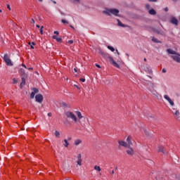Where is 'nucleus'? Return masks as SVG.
<instances>
[{
	"instance_id": "8",
	"label": "nucleus",
	"mask_w": 180,
	"mask_h": 180,
	"mask_svg": "<svg viewBox=\"0 0 180 180\" xmlns=\"http://www.w3.org/2000/svg\"><path fill=\"white\" fill-rule=\"evenodd\" d=\"M77 165H79V167H81V165H82V155H81V153H79L77 155Z\"/></svg>"
},
{
	"instance_id": "45",
	"label": "nucleus",
	"mask_w": 180,
	"mask_h": 180,
	"mask_svg": "<svg viewBox=\"0 0 180 180\" xmlns=\"http://www.w3.org/2000/svg\"><path fill=\"white\" fill-rule=\"evenodd\" d=\"M54 34H58V31H54Z\"/></svg>"
},
{
	"instance_id": "58",
	"label": "nucleus",
	"mask_w": 180,
	"mask_h": 180,
	"mask_svg": "<svg viewBox=\"0 0 180 180\" xmlns=\"http://www.w3.org/2000/svg\"><path fill=\"white\" fill-rule=\"evenodd\" d=\"M174 2L176 1V0H173Z\"/></svg>"
},
{
	"instance_id": "41",
	"label": "nucleus",
	"mask_w": 180,
	"mask_h": 180,
	"mask_svg": "<svg viewBox=\"0 0 180 180\" xmlns=\"http://www.w3.org/2000/svg\"><path fill=\"white\" fill-rule=\"evenodd\" d=\"M16 82H18V80H16L15 79H13V84H16Z\"/></svg>"
},
{
	"instance_id": "53",
	"label": "nucleus",
	"mask_w": 180,
	"mask_h": 180,
	"mask_svg": "<svg viewBox=\"0 0 180 180\" xmlns=\"http://www.w3.org/2000/svg\"><path fill=\"white\" fill-rule=\"evenodd\" d=\"M143 60H144V61H147V58H146Z\"/></svg>"
},
{
	"instance_id": "3",
	"label": "nucleus",
	"mask_w": 180,
	"mask_h": 180,
	"mask_svg": "<svg viewBox=\"0 0 180 180\" xmlns=\"http://www.w3.org/2000/svg\"><path fill=\"white\" fill-rule=\"evenodd\" d=\"M146 84H147L148 91H150V92H151V94L155 96V98H158L160 94H158L157 91H155V84H154L151 82H147Z\"/></svg>"
},
{
	"instance_id": "48",
	"label": "nucleus",
	"mask_w": 180,
	"mask_h": 180,
	"mask_svg": "<svg viewBox=\"0 0 180 180\" xmlns=\"http://www.w3.org/2000/svg\"><path fill=\"white\" fill-rule=\"evenodd\" d=\"M71 139H72L71 136H69V137L68 138V140H69V141H70Z\"/></svg>"
},
{
	"instance_id": "6",
	"label": "nucleus",
	"mask_w": 180,
	"mask_h": 180,
	"mask_svg": "<svg viewBox=\"0 0 180 180\" xmlns=\"http://www.w3.org/2000/svg\"><path fill=\"white\" fill-rule=\"evenodd\" d=\"M164 98H165V99H166V101H167V102L169 103L170 106H174L175 103H174V101H172V99H171V98L169 96H168V95H165Z\"/></svg>"
},
{
	"instance_id": "16",
	"label": "nucleus",
	"mask_w": 180,
	"mask_h": 180,
	"mask_svg": "<svg viewBox=\"0 0 180 180\" xmlns=\"http://www.w3.org/2000/svg\"><path fill=\"white\" fill-rule=\"evenodd\" d=\"M52 39H53V40H56V41H58V43H61V41H63V39H61V37H58L56 35H53L52 37Z\"/></svg>"
},
{
	"instance_id": "51",
	"label": "nucleus",
	"mask_w": 180,
	"mask_h": 180,
	"mask_svg": "<svg viewBox=\"0 0 180 180\" xmlns=\"http://www.w3.org/2000/svg\"><path fill=\"white\" fill-rule=\"evenodd\" d=\"M28 70H33V68H28Z\"/></svg>"
},
{
	"instance_id": "32",
	"label": "nucleus",
	"mask_w": 180,
	"mask_h": 180,
	"mask_svg": "<svg viewBox=\"0 0 180 180\" xmlns=\"http://www.w3.org/2000/svg\"><path fill=\"white\" fill-rule=\"evenodd\" d=\"M43 27H44L43 26L41 27L40 30H39L41 34H43Z\"/></svg>"
},
{
	"instance_id": "21",
	"label": "nucleus",
	"mask_w": 180,
	"mask_h": 180,
	"mask_svg": "<svg viewBox=\"0 0 180 180\" xmlns=\"http://www.w3.org/2000/svg\"><path fill=\"white\" fill-rule=\"evenodd\" d=\"M25 84H26V79H25V77H22V82L20 84V86H23Z\"/></svg>"
},
{
	"instance_id": "30",
	"label": "nucleus",
	"mask_w": 180,
	"mask_h": 180,
	"mask_svg": "<svg viewBox=\"0 0 180 180\" xmlns=\"http://www.w3.org/2000/svg\"><path fill=\"white\" fill-rule=\"evenodd\" d=\"M144 70L146 72H151V69H150L149 68H146Z\"/></svg>"
},
{
	"instance_id": "39",
	"label": "nucleus",
	"mask_w": 180,
	"mask_h": 180,
	"mask_svg": "<svg viewBox=\"0 0 180 180\" xmlns=\"http://www.w3.org/2000/svg\"><path fill=\"white\" fill-rule=\"evenodd\" d=\"M96 67H97V68H101V65L96 64Z\"/></svg>"
},
{
	"instance_id": "5",
	"label": "nucleus",
	"mask_w": 180,
	"mask_h": 180,
	"mask_svg": "<svg viewBox=\"0 0 180 180\" xmlns=\"http://www.w3.org/2000/svg\"><path fill=\"white\" fill-rule=\"evenodd\" d=\"M4 60L5 63L10 66L13 65V63H12V60L9 58V56H8V54H5L4 56Z\"/></svg>"
},
{
	"instance_id": "59",
	"label": "nucleus",
	"mask_w": 180,
	"mask_h": 180,
	"mask_svg": "<svg viewBox=\"0 0 180 180\" xmlns=\"http://www.w3.org/2000/svg\"><path fill=\"white\" fill-rule=\"evenodd\" d=\"M115 169H117V167H115Z\"/></svg>"
},
{
	"instance_id": "23",
	"label": "nucleus",
	"mask_w": 180,
	"mask_h": 180,
	"mask_svg": "<svg viewBox=\"0 0 180 180\" xmlns=\"http://www.w3.org/2000/svg\"><path fill=\"white\" fill-rule=\"evenodd\" d=\"M28 44L30 45V49H34V46H36V44L34 42H29Z\"/></svg>"
},
{
	"instance_id": "29",
	"label": "nucleus",
	"mask_w": 180,
	"mask_h": 180,
	"mask_svg": "<svg viewBox=\"0 0 180 180\" xmlns=\"http://www.w3.org/2000/svg\"><path fill=\"white\" fill-rule=\"evenodd\" d=\"M62 23H64L65 25H68V21H67L66 20L62 19L61 20Z\"/></svg>"
},
{
	"instance_id": "38",
	"label": "nucleus",
	"mask_w": 180,
	"mask_h": 180,
	"mask_svg": "<svg viewBox=\"0 0 180 180\" xmlns=\"http://www.w3.org/2000/svg\"><path fill=\"white\" fill-rule=\"evenodd\" d=\"M7 8L9 9V11H11V5L7 4Z\"/></svg>"
},
{
	"instance_id": "34",
	"label": "nucleus",
	"mask_w": 180,
	"mask_h": 180,
	"mask_svg": "<svg viewBox=\"0 0 180 180\" xmlns=\"http://www.w3.org/2000/svg\"><path fill=\"white\" fill-rule=\"evenodd\" d=\"M31 23H32V25H34L35 23L34 20L33 18H32L31 20Z\"/></svg>"
},
{
	"instance_id": "47",
	"label": "nucleus",
	"mask_w": 180,
	"mask_h": 180,
	"mask_svg": "<svg viewBox=\"0 0 180 180\" xmlns=\"http://www.w3.org/2000/svg\"><path fill=\"white\" fill-rule=\"evenodd\" d=\"M113 174H115V170H112L111 172V175H113Z\"/></svg>"
},
{
	"instance_id": "43",
	"label": "nucleus",
	"mask_w": 180,
	"mask_h": 180,
	"mask_svg": "<svg viewBox=\"0 0 180 180\" xmlns=\"http://www.w3.org/2000/svg\"><path fill=\"white\" fill-rule=\"evenodd\" d=\"M74 86H75L76 88H77V89H80V88H79L78 86H77V84H75Z\"/></svg>"
},
{
	"instance_id": "42",
	"label": "nucleus",
	"mask_w": 180,
	"mask_h": 180,
	"mask_svg": "<svg viewBox=\"0 0 180 180\" xmlns=\"http://www.w3.org/2000/svg\"><path fill=\"white\" fill-rule=\"evenodd\" d=\"M146 6L147 9H149V8H150L149 4H146Z\"/></svg>"
},
{
	"instance_id": "33",
	"label": "nucleus",
	"mask_w": 180,
	"mask_h": 180,
	"mask_svg": "<svg viewBox=\"0 0 180 180\" xmlns=\"http://www.w3.org/2000/svg\"><path fill=\"white\" fill-rule=\"evenodd\" d=\"M68 43H69V44H72V43H74V41H72V40H69V41H68Z\"/></svg>"
},
{
	"instance_id": "17",
	"label": "nucleus",
	"mask_w": 180,
	"mask_h": 180,
	"mask_svg": "<svg viewBox=\"0 0 180 180\" xmlns=\"http://www.w3.org/2000/svg\"><path fill=\"white\" fill-rule=\"evenodd\" d=\"M81 143H82V140H81V139H76L75 141L74 144H75V146H79V144H81Z\"/></svg>"
},
{
	"instance_id": "35",
	"label": "nucleus",
	"mask_w": 180,
	"mask_h": 180,
	"mask_svg": "<svg viewBox=\"0 0 180 180\" xmlns=\"http://www.w3.org/2000/svg\"><path fill=\"white\" fill-rule=\"evenodd\" d=\"M158 0H148L149 2H157Z\"/></svg>"
},
{
	"instance_id": "4",
	"label": "nucleus",
	"mask_w": 180,
	"mask_h": 180,
	"mask_svg": "<svg viewBox=\"0 0 180 180\" xmlns=\"http://www.w3.org/2000/svg\"><path fill=\"white\" fill-rule=\"evenodd\" d=\"M103 13L108 15V16H110L111 15H114V16H119V10L116 8H106L103 11Z\"/></svg>"
},
{
	"instance_id": "2",
	"label": "nucleus",
	"mask_w": 180,
	"mask_h": 180,
	"mask_svg": "<svg viewBox=\"0 0 180 180\" xmlns=\"http://www.w3.org/2000/svg\"><path fill=\"white\" fill-rule=\"evenodd\" d=\"M167 53H168V54H172L170 56L171 58H172V60H174V61H176V63H180V53L171 49H167Z\"/></svg>"
},
{
	"instance_id": "19",
	"label": "nucleus",
	"mask_w": 180,
	"mask_h": 180,
	"mask_svg": "<svg viewBox=\"0 0 180 180\" xmlns=\"http://www.w3.org/2000/svg\"><path fill=\"white\" fill-rule=\"evenodd\" d=\"M158 151L159 153H163V154H164L165 153V152H164V146L158 147Z\"/></svg>"
},
{
	"instance_id": "40",
	"label": "nucleus",
	"mask_w": 180,
	"mask_h": 180,
	"mask_svg": "<svg viewBox=\"0 0 180 180\" xmlns=\"http://www.w3.org/2000/svg\"><path fill=\"white\" fill-rule=\"evenodd\" d=\"M48 116H49V117H51V116H52L51 112H49V113H48Z\"/></svg>"
},
{
	"instance_id": "20",
	"label": "nucleus",
	"mask_w": 180,
	"mask_h": 180,
	"mask_svg": "<svg viewBox=\"0 0 180 180\" xmlns=\"http://www.w3.org/2000/svg\"><path fill=\"white\" fill-rule=\"evenodd\" d=\"M149 13H150V15H157V11H155V10H154V9H150V10H149Z\"/></svg>"
},
{
	"instance_id": "54",
	"label": "nucleus",
	"mask_w": 180,
	"mask_h": 180,
	"mask_svg": "<svg viewBox=\"0 0 180 180\" xmlns=\"http://www.w3.org/2000/svg\"><path fill=\"white\" fill-rule=\"evenodd\" d=\"M39 2H43V0H39Z\"/></svg>"
},
{
	"instance_id": "37",
	"label": "nucleus",
	"mask_w": 180,
	"mask_h": 180,
	"mask_svg": "<svg viewBox=\"0 0 180 180\" xmlns=\"http://www.w3.org/2000/svg\"><path fill=\"white\" fill-rule=\"evenodd\" d=\"M80 81H81L82 82H85V79L81 78V79H80Z\"/></svg>"
},
{
	"instance_id": "27",
	"label": "nucleus",
	"mask_w": 180,
	"mask_h": 180,
	"mask_svg": "<svg viewBox=\"0 0 180 180\" xmlns=\"http://www.w3.org/2000/svg\"><path fill=\"white\" fill-rule=\"evenodd\" d=\"M55 136L56 137L60 138V132H58V131H56Z\"/></svg>"
},
{
	"instance_id": "44",
	"label": "nucleus",
	"mask_w": 180,
	"mask_h": 180,
	"mask_svg": "<svg viewBox=\"0 0 180 180\" xmlns=\"http://www.w3.org/2000/svg\"><path fill=\"white\" fill-rule=\"evenodd\" d=\"M165 12H168V7H166V8H165Z\"/></svg>"
},
{
	"instance_id": "18",
	"label": "nucleus",
	"mask_w": 180,
	"mask_h": 180,
	"mask_svg": "<svg viewBox=\"0 0 180 180\" xmlns=\"http://www.w3.org/2000/svg\"><path fill=\"white\" fill-rule=\"evenodd\" d=\"M117 25L118 26H120V27H127V25H125L124 24H122L120 20H117Z\"/></svg>"
},
{
	"instance_id": "15",
	"label": "nucleus",
	"mask_w": 180,
	"mask_h": 180,
	"mask_svg": "<svg viewBox=\"0 0 180 180\" xmlns=\"http://www.w3.org/2000/svg\"><path fill=\"white\" fill-rule=\"evenodd\" d=\"M118 143L122 146V147H126V148H127V147H129V145H127V143L126 142H124V141H119Z\"/></svg>"
},
{
	"instance_id": "57",
	"label": "nucleus",
	"mask_w": 180,
	"mask_h": 180,
	"mask_svg": "<svg viewBox=\"0 0 180 180\" xmlns=\"http://www.w3.org/2000/svg\"><path fill=\"white\" fill-rule=\"evenodd\" d=\"M72 29H74V27L72 26H70Z\"/></svg>"
},
{
	"instance_id": "12",
	"label": "nucleus",
	"mask_w": 180,
	"mask_h": 180,
	"mask_svg": "<svg viewBox=\"0 0 180 180\" xmlns=\"http://www.w3.org/2000/svg\"><path fill=\"white\" fill-rule=\"evenodd\" d=\"M32 92L30 94V98L31 99H33L34 98V95H36V94H37V92H39V89H36V88H34L32 89Z\"/></svg>"
},
{
	"instance_id": "56",
	"label": "nucleus",
	"mask_w": 180,
	"mask_h": 180,
	"mask_svg": "<svg viewBox=\"0 0 180 180\" xmlns=\"http://www.w3.org/2000/svg\"><path fill=\"white\" fill-rule=\"evenodd\" d=\"M53 4H56V1H53Z\"/></svg>"
},
{
	"instance_id": "26",
	"label": "nucleus",
	"mask_w": 180,
	"mask_h": 180,
	"mask_svg": "<svg viewBox=\"0 0 180 180\" xmlns=\"http://www.w3.org/2000/svg\"><path fill=\"white\" fill-rule=\"evenodd\" d=\"M108 50H110V51H115V48H113L112 46H107Z\"/></svg>"
},
{
	"instance_id": "7",
	"label": "nucleus",
	"mask_w": 180,
	"mask_h": 180,
	"mask_svg": "<svg viewBox=\"0 0 180 180\" xmlns=\"http://www.w3.org/2000/svg\"><path fill=\"white\" fill-rule=\"evenodd\" d=\"M36 102L38 103H41L43 102V95L37 94L35 96Z\"/></svg>"
},
{
	"instance_id": "36",
	"label": "nucleus",
	"mask_w": 180,
	"mask_h": 180,
	"mask_svg": "<svg viewBox=\"0 0 180 180\" xmlns=\"http://www.w3.org/2000/svg\"><path fill=\"white\" fill-rule=\"evenodd\" d=\"M162 72H163L164 74H165V72H167V70L162 69Z\"/></svg>"
},
{
	"instance_id": "1",
	"label": "nucleus",
	"mask_w": 180,
	"mask_h": 180,
	"mask_svg": "<svg viewBox=\"0 0 180 180\" xmlns=\"http://www.w3.org/2000/svg\"><path fill=\"white\" fill-rule=\"evenodd\" d=\"M75 115L77 116V118ZM65 116L68 119H70L72 122H75V123H77V122L81 123V120L84 119V116H82V114L79 111H75V114L68 111L65 112Z\"/></svg>"
},
{
	"instance_id": "11",
	"label": "nucleus",
	"mask_w": 180,
	"mask_h": 180,
	"mask_svg": "<svg viewBox=\"0 0 180 180\" xmlns=\"http://www.w3.org/2000/svg\"><path fill=\"white\" fill-rule=\"evenodd\" d=\"M109 59H110L111 64H112V65H114V67H116L117 68H120V65H119V64H117V63H116V61H115L113 58L110 57Z\"/></svg>"
},
{
	"instance_id": "55",
	"label": "nucleus",
	"mask_w": 180,
	"mask_h": 180,
	"mask_svg": "<svg viewBox=\"0 0 180 180\" xmlns=\"http://www.w3.org/2000/svg\"><path fill=\"white\" fill-rule=\"evenodd\" d=\"M1 12H2V10L0 9V13H1Z\"/></svg>"
},
{
	"instance_id": "10",
	"label": "nucleus",
	"mask_w": 180,
	"mask_h": 180,
	"mask_svg": "<svg viewBox=\"0 0 180 180\" xmlns=\"http://www.w3.org/2000/svg\"><path fill=\"white\" fill-rule=\"evenodd\" d=\"M126 152L128 154V155H134V149H133V148L130 146L127 148Z\"/></svg>"
},
{
	"instance_id": "24",
	"label": "nucleus",
	"mask_w": 180,
	"mask_h": 180,
	"mask_svg": "<svg viewBox=\"0 0 180 180\" xmlns=\"http://www.w3.org/2000/svg\"><path fill=\"white\" fill-rule=\"evenodd\" d=\"M64 144H63V146H65V147H68V146H70V143H68V141L67 140V139H65L64 140Z\"/></svg>"
},
{
	"instance_id": "49",
	"label": "nucleus",
	"mask_w": 180,
	"mask_h": 180,
	"mask_svg": "<svg viewBox=\"0 0 180 180\" xmlns=\"http://www.w3.org/2000/svg\"><path fill=\"white\" fill-rule=\"evenodd\" d=\"M37 27L38 29H40V25H37Z\"/></svg>"
},
{
	"instance_id": "22",
	"label": "nucleus",
	"mask_w": 180,
	"mask_h": 180,
	"mask_svg": "<svg viewBox=\"0 0 180 180\" xmlns=\"http://www.w3.org/2000/svg\"><path fill=\"white\" fill-rule=\"evenodd\" d=\"M152 41H154V43H161V41H160V40L155 37L152 38Z\"/></svg>"
},
{
	"instance_id": "31",
	"label": "nucleus",
	"mask_w": 180,
	"mask_h": 180,
	"mask_svg": "<svg viewBox=\"0 0 180 180\" xmlns=\"http://www.w3.org/2000/svg\"><path fill=\"white\" fill-rule=\"evenodd\" d=\"M75 4H79V0H72Z\"/></svg>"
},
{
	"instance_id": "52",
	"label": "nucleus",
	"mask_w": 180,
	"mask_h": 180,
	"mask_svg": "<svg viewBox=\"0 0 180 180\" xmlns=\"http://www.w3.org/2000/svg\"><path fill=\"white\" fill-rule=\"evenodd\" d=\"M74 71H75V72H77V69L75 68V69H74Z\"/></svg>"
},
{
	"instance_id": "46",
	"label": "nucleus",
	"mask_w": 180,
	"mask_h": 180,
	"mask_svg": "<svg viewBox=\"0 0 180 180\" xmlns=\"http://www.w3.org/2000/svg\"><path fill=\"white\" fill-rule=\"evenodd\" d=\"M22 67H24V68H27L25 64H22Z\"/></svg>"
},
{
	"instance_id": "50",
	"label": "nucleus",
	"mask_w": 180,
	"mask_h": 180,
	"mask_svg": "<svg viewBox=\"0 0 180 180\" xmlns=\"http://www.w3.org/2000/svg\"><path fill=\"white\" fill-rule=\"evenodd\" d=\"M116 51H117V53L118 56H119V54H120V53H119V51H117V49Z\"/></svg>"
},
{
	"instance_id": "28",
	"label": "nucleus",
	"mask_w": 180,
	"mask_h": 180,
	"mask_svg": "<svg viewBox=\"0 0 180 180\" xmlns=\"http://www.w3.org/2000/svg\"><path fill=\"white\" fill-rule=\"evenodd\" d=\"M20 74H22V75H24V77H26V73H25V70L21 69Z\"/></svg>"
},
{
	"instance_id": "13",
	"label": "nucleus",
	"mask_w": 180,
	"mask_h": 180,
	"mask_svg": "<svg viewBox=\"0 0 180 180\" xmlns=\"http://www.w3.org/2000/svg\"><path fill=\"white\" fill-rule=\"evenodd\" d=\"M170 22L175 25V26H178V20L175 17L172 18Z\"/></svg>"
},
{
	"instance_id": "25",
	"label": "nucleus",
	"mask_w": 180,
	"mask_h": 180,
	"mask_svg": "<svg viewBox=\"0 0 180 180\" xmlns=\"http://www.w3.org/2000/svg\"><path fill=\"white\" fill-rule=\"evenodd\" d=\"M94 169L96 171H98V172H101V167L99 166H97V165L94 166Z\"/></svg>"
},
{
	"instance_id": "14",
	"label": "nucleus",
	"mask_w": 180,
	"mask_h": 180,
	"mask_svg": "<svg viewBox=\"0 0 180 180\" xmlns=\"http://www.w3.org/2000/svg\"><path fill=\"white\" fill-rule=\"evenodd\" d=\"M127 148H129V147H130L131 146V144H133V143L131 142V136H129L127 139Z\"/></svg>"
},
{
	"instance_id": "9",
	"label": "nucleus",
	"mask_w": 180,
	"mask_h": 180,
	"mask_svg": "<svg viewBox=\"0 0 180 180\" xmlns=\"http://www.w3.org/2000/svg\"><path fill=\"white\" fill-rule=\"evenodd\" d=\"M172 112L173 113V115H174V117L176 119H179V115H180V112H179V110H175V108H173L172 110Z\"/></svg>"
}]
</instances>
